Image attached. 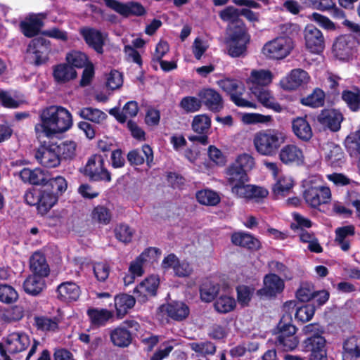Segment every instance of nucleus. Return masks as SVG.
I'll return each instance as SVG.
<instances>
[{"label":"nucleus","instance_id":"9","mask_svg":"<svg viewBox=\"0 0 360 360\" xmlns=\"http://www.w3.org/2000/svg\"><path fill=\"white\" fill-rule=\"evenodd\" d=\"M84 172L93 181H111L110 174L104 167V159L100 155H94L89 159Z\"/></svg>","mask_w":360,"mask_h":360},{"label":"nucleus","instance_id":"42","mask_svg":"<svg viewBox=\"0 0 360 360\" xmlns=\"http://www.w3.org/2000/svg\"><path fill=\"white\" fill-rule=\"evenodd\" d=\"M78 115L84 120L91 121L98 124H102L107 119L108 115L103 111L92 107H86L80 109Z\"/></svg>","mask_w":360,"mask_h":360},{"label":"nucleus","instance_id":"2","mask_svg":"<svg viewBox=\"0 0 360 360\" xmlns=\"http://www.w3.org/2000/svg\"><path fill=\"white\" fill-rule=\"evenodd\" d=\"M280 36L266 42L262 48L263 54L271 59H283L287 57L294 49V42L291 38L298 32V26L295 24L286 23L280 26Z\"/></svg>","mask_w":360,"mask_h":360},{"label":"nucleus","instance_id":"30","mask_svg":"<svg viewBox=\"0 0 360 360\" xmlns=\"http://www.w3.org/2000/svg\"><path fill=\"white\" fill-rule=\"evenodd\" d=\"M158 285L159 279L156 276H150L134 289V292L139 294L141 301L144 302L155 295Z\"/></svg>","mask_w":360,"mask_h":360},{"label":"nucleus","instance_id":"12","mask_svg":"<svg viewBox=\"0 0 360 360\" xmlns=\"http://www.w3.org/2000/svg\"><path fill=\"white\" fill-rule=\"evenodd\" d=\"M37 162L46 167H56L60 163L58 147L56 145H42L35 152Z\"/></svg>","mask_w":360,"mask_h":360},{"label":"nucleus","instance_id":"37","mask_svg":"<svg viewBox=\"0 0 360 360\" xmlns=\"http://www.w3.org/2000/svg\"><path fill=\"white\" fill-rule=\"evenodd\" d=\"M115 307L116 309L117 316L120 319L123 318L135 304L136 300L131 295L127 294H121L115 296Z\"/></svg>","mask_w":360,"mask_h":360},{"label":"nucleus","instance_id":"19","mask_svg":"<svg viewBox=\"0 0 360 360\" xmlns=\"http://www.w3.org/2000/svg\"><path fill=\"white\" fill-rule=\"evenodd\" d=\"M160 250L156 248H149L143 252L135 260L130 264L129 271L130 276L124 277V282L130 283L136 276H141L143 274V266L150 255H160Z\"/></svg>","mask_w":360,"mask_h":360},{"label":"nucleus","instance_id":"21","mask_svg":"<svg viewBox=\"0 0 360 360\" xmlns=\"http://www.w3.org/2000/svg\"><path fill=\"white\" fill-rule=\"evenodd\" d=\"M279 160L285 165H299L304 160L302 150L295 144H287L278 150Z\"/></svg>","mask_w":360,"mask_h":360},{"label":"nucleus","instance_id":"3","mask_svg":"<svg viewBox=\"0 0 360 360\" xmlns=\"http://www.w3.org/2000/svg\"><path fill=\"white\" fill-rule=\"evenodd\" d=\"M287 139L286 134L276 129H262L255 134L253 146L261 155L272 157L276 155Z\"/></svg>","mask_w":360,"mask_h":360},{"label":"nucleus","instance_id":"17","mask_svg":"<svg viewBox=\"0 0 360 360\" xmlns=\"http://www.w3.org/2000/svg\"><path fill=\"white\" fill-rule=\"evenodd\" d=\"M105 5L117 12L118 13L124 15H143L146 13V9L139 3L131 1L127 4H122L116 0H103Z\"/></svg>","mask_w":360,"mask_h":360},{"label":"nucleus","instance_id":"62","mask_svg":"<svg viewBox=\"0 0 360 360\" xmlns=\"http://www.w3.org/2000/svg\"><path fill=\"white\" fill-rule=\"evenodd\" d=\"M115 233L119 240L127 243L131 240L134 231L127 224H120L115 228Z\"/></svg>","mask_w":360,"mask_h":360},{"label":"nucleus","instance_id":"29","mask_svg":"<svg viewBox=\"0 0 360 360\" xmlns=\"http://www.w3.org/2000/svg\"><path fill=\"white\" fill-rule=\"evenodd\" d=\"M19 175L25 183L33 185L45 184L48 180V173L41 168H24L20 172Z\"/></svg>","mask_w":360,"mask_h":360},{"label":"nucleus","instance_id":"33","mask_svg":"<svg viewBox=\"0 0 360 360\" xmlns=\"http://www.w3.org/2000/svg\"><path fill=\"white\" fill-rule=\"evenodd\" d=\"M58 298L65 302L76 301L80 295L79 287L73 282H65L57 288Z\"/></svg>","mask_w":360,"mask_h":360},{"label":"nucleus","instance_id":"28","mask_svg":"<svg viewBox=\"0 0 360 360\" xmlns=\"http://www.w3.org/2000/svg\"><path fill=\"white\" fill-rule=\"evenodd\" d=\"M326 161L332 167H340L345 162L342 148L333 143H328L324 148Z\"/></svg>","mask_w":360,"mask_h":360},{"label":"nucleus","instance_id":"57","mask_svg":"<svg viewBox=\"0 0 360 360\" xmlns=\"http://www.w3.org/2000/svg\"><path fill=\"white\" fill-rule=\"evenodd\" d=\"M242 121L246 124H269L273 122V117L271 115H265L259 113H245L242 116Z\"/></svg>","mask_w":360,"mask_h":360},{"label":"nucleus","instance_id":"4","mask_svg":"<svg viewBox=\"0 0 360 360\" xmlns=\"http://www.w3.org/2000/svg\"><path fill=\"white\" fill-rule=\"evenodd\" d=\"M249 41L250 37L247 34L245 27L239 26L236 30H233L231 27L225 39L228 54L233 58L245 56Z\"/></svg>","mask_w":360,"mask_h":360},{"label":"nucleus","instance_id":"50","mask_svg":"<svg viewBox=\"0 0 360 360\" xmlns=\"http://www.w3.org/2000/svg\"><path fill=\"white\" fill-rule=\"evenodd\" d=\"M113 111L114 110H111L110 113L114 115L120 122L124 123L128 117H134L137 115L139 111L138 104L135 101H129L124 105L121 112L114 114Z\"/></svg>","mask_w":360,"mask_h":360},{"label":"nucleus","instance_id":"6","mask_svg":"<svg viewBox=\"0 0 360 360\" xmlns=\"http://www.w3.org/2000/svg\"><path fill=\"white\" fill-rule=\"evenodd\" d=\"M317 180L316 177L309 180V185L303 193L305 202L314 208L326 204L331 200L330 189Z\"/></svg>","mask_w":360,"mask_h":360},{"label":"nucleus","instance_id":"16","mask_svg":"<svg viewBox=\"0 0 360 360\" xmlns=\"http://www.w3.org/2000/svg\"><path fill=\"white\" fill-rule=\"evenodd\" d=\"M355 40L351 35H341L333 44V53L340 60H347L354 53Z\"/></svg>","mask_w":360,"mask_h":360},{"label":"nucleus","instance_id":"49","mask_svg":"<svg viewBox=\"0 0 360 360\" xmlns=\"http://www.w3.org/2000/svg\"><path fill=\"white\" fill-rule=\"evenodd\" d=\"M211 127V119L205 114L195 115L192 121V129L197 134H206Z\"/></svg>","mask_w":360,"mask_h":360},{"label":"nucleus","instance_id":"15","mask_svg":"<svg viewBox=\"0 0 360 360\" xmlns=\"http://www.w3.org/2000/svg\"><path fill=\"white\" fill-rule=\"evenodd\" d=\"M263 283V288L257 292V294L261 297H275L284 289L283 281L274 274L266 275L264 278Z\"/></svg>","mask_w":360,"mask_h":360},{"label":"nucleus","instance_id":"61","mask_svg":"<svg viewBox=\"0 0 360 360\" xmlns=\"http://www.w3.org/2000/svg\"><path fill=\"white\" fill-rule=\"evenodd\" d=\"M233 165L240 168V169H243V172L247 173L253 168L255 165V160L251 155L243 153L237 157Z\"/></svg>","mask_w":360,"mask_h":360},{"label":"nucleus","instance_id":"46","mask_svg":"<svg viewBox=\"0 0 360 360\" xmlns=\"http://www.w3.org/2000/svg\"><path fill=\"white\" fill-rule=\"evenodd\" d=\"M226 178L231 187L236 184L248 181L247 173L233 164L226 169Z\"/></svg>","mask_w":360,"mask_h":360},{"label":"nucleus","instance_id":"8","mask_svg":"<svg viewBox=\"0 0 360 360\" xmlns=\"http://www.w3.org/2000/svg\"><path fill=\"white\" fill-rule=\"evenodd\" d=\"M50 51L51 44L49 40L42 37L35 38L27 46L26 58L30 63L39 65L48 60Z\"/></svg>","mask_w":360,"mask_h":360},{"label":"nucleus","instance_id":"22","mask_svg":"<svg viewBox=\"0 0 360 360\" xmlns=\"http://www.w3.org/2000/svg\"><path fill=\"white\" fill-rule=\"evenodd\" d=\"M162 266L164 269L173 268L175 274L179 277H186L191 275L193 269L186 261H179L174 254H170L162 261Z\"/></svg>","mask_w":360,"mask_h":360},{"label":"nucleus","instance_id":"53","mask_svg":"<svg viewBox=\"0 0 360 360\" xmlns=\"http://www.w3.org/2000/svg\"><path fill=\"white\" fill-rule=\"evenodd\" d=\"M214 306L218 312L226 314L235 309L236 302L231 296L221 295L216 300Z\"/></svg>","mask_w":360,"mask_h":360},{"label":"nucleus","instance_id":"56","mask_svg":"<svg viewBox=\"0 0 360 360\" xmlns=\"http://www.w3.org/2000/svg\"><path fill=\"white\" fill-rule=\"evenodd\" d=\"M68 63L72 67L83 68L89 64L87 56L81 51H72L66 55Z\"/></svg>","mask_w":360,"mask_h":360},{"label":"nucleus","instance_id":"24","mask_svg":"<svg viewBox=\"0 0 360 360\" xmlns=\"http://www.w3.org/2000/svg\"><path fill=\"white\" fill-rule=\"evenodd\" d=\"M127 160L131 165H141L146 162L150 167L153 161L152 148L148 145H144L140 150H133L127 154Z\"/></svg>","mask_w":360,"mask_h":360},{"label":"nucleus","instance_id":"25","mask_svg":"<svg viewBox=\"0 0 360 360\" xmlns=\"http://www.w3.org/2000/svg\"><path fill=\"white\" fill-rule=\"evenodd\" d=\"M342 115L336 110H324L318 117V121L331 131H337L340 128Z\"/></svg>","mask_w":360,"mask_h":360},{"label":"nucleus","instance_id":"59","mask_svg":"<svg viewBox=\"0 0 360 360\" xmlns=\"http://www.w3.org/2000/svg\"><path fill=\"white\" fill-rule=\"evenodd\" d=\"M18 299V294L11 285L0 284V302L12 304Z\"/></svg>","mask_w":360,"mask_h":360},{"label":"nucleus","instance_id":"63","mask_svg":"<svg viewBox=\"0 0 360 360\" xmlns=\"http://www.w3.org/2000/svg\"><path fill=\"white\" fill-rule=\"evenodd\" d=\"M176 345L177 343L174 340L163 342L161 347L152 356L151 360H162L169 355Z\"/></svg>","mask_w":360,"mask_h":360},{"label":"nucleus","instance_id":"34","mask_svg":"<svg viewBox=\"0 0 360 360\" xmlns=\"http://www.w3.org/2000/svg\"><path fill=\"white\" fill-rule=\"evenodd\" d=\"M30 267L33 274L45 277L49 274V266L45 256L40 252H36L32 255Z\"/></svg>","mask_w":360,"mask_h":360},{"label":"nucleus","instance_id":"64","mask_svg":"<svg viewBox=\"0 0 360 360\" xmlns=\"http://www.w3.org/2000/svg\"><path fill=\"white\" fill-rule=\"evenodd\" d=\"M315 313V307L313 304H306L299 307L295 312V318L304 323L312 319Z\"/></svg>","mask_w":360,"mask_h":360},{"label":"nucleus","instance_id":"47","mask_svg":"<svg viewBox=\"0 0 360 360\" xmlns=\"http://www.w3.org/2000/svg\"><path fill=\"white\" fill-rule=\"evenodd\" d=\"M293 185V180L290 176H281L273 187L274 193L277 196L284 197L290 193Z\"/></svg>","mask_w":360,"mask_h":360},{"label":"nucleus","instance_id":"38","mask_svg":"<svg viewBox=\"0 0 360 360\" xmlns=\"http://www.w3.org/2000/svg\"><path fill=\"white\" fill-rule=\"evenodd\" d=\"M42 26L43 22L37 15H30L20 24L22 32L27 37L37 35Z\"/></svg>","mask_w":360,"mask_h":360},{"label":"nucleus","instance_id":"40","mask_svg":"<svg viewBox=\"0 0 360 360\" xmlns=\"http://www.w3.org/2000/svg\"><path fill=\"white\" fill-rule=\"evenodd\" d=\"M43 277L35 274L29 276L23 283V288L26 293L33 296L41 293L46 286Z\"/></svg>","mask_w":360,"mask_h":360},{"label":"nucleus","instance_id":"23","mask_svg":"<svg viewBox=\"0 0 360 360\" xmlns=\"http://www.w3.org/2000/svg\"><path fill=\"white\" fill-rule=\"evenodd\" d=\"M30 345L27 335L20 333H13L6 339V349L11 354H15L25 350Z\"/></svg>","mask_w":360,"mask_h":360},{"label":"nucleus","instance_id":"5","mask_svg":"<svg viewBox=\"0 0 360 360\" xmlns=\"http://www.w3.org/2000/svg\"><path fill=\"white\" fill-rule=\"evenodd\" d=\"M290 315H283L278 324V332L276 343L285 351L293 350L299 343L298 338L295 335L297 328L290 323Z\"/></svg>","mask_w":360,"mask_h":360},{"label":"nucleus","instance_id":"55","mask_svg":"<svg viewBox=\"0 0 360 360\" xmlns=\"http://www.w3.org/2000/svg\"><path fill=\"white\" fill-rule=\"evenodd\" d=\"M45 184H47V187L51 188L50 191L51 193L57 194L58 198L62 195L68 188V182L62 176H57L51 179L48 177V180Z\"/></svg>","mask_w":360,"mask_h":360},{"label":"nucleus","instance_id":"31","mask_svg":"<svg viewBox=\"0 0 360 360\" xmlns=\"http://www.w3.org/2000/svg\"><path fill=\"white\" fill-rule=\"evenodd\" d=\"M292 129L294 134L303 141H308L313 133L309 123L304 117H297L292 121Z\"/></svg>","mask_w":360,"mask_h":360},{"label":"nucleus","instance_id":"41","mask_svg":"<svg viewBox=\"0 0 360 360\" xmlns=\"http://www.w3.org/2000/svg\"><path fill=\"white\" fill-rule=\"evenodd\" d=\"M57 194L51 192L49 188L40 191L38 212L41 214H46L58 202Z\"/></svg>","mask_w":360,"mask_h":360},{"label":"nucleus","instance_id":"27","mask_svg":"<svg viewBox=\"0 0 360 360\" xmlns=\"http://www.w3.org/2000/svg\"><path fill=\"white\" fill-rule=\"evenodd\" d=\"M53 77L58 84H65L77 77L75 68L68 63H60L53 66Z\"/></svg>","mask_w":360,"mask_h":360},{"label":"nucleus","instance_id":"58","mask_svg":"<svg viewBox=\"0 0 360 360\" xmlns=\"http://www.w3.org/2000/svg\"><path fill=\"white\" fill-rule=\"evenodd\" d=\"M179 106L186 112L193 113L198 111L202 105L200 98L186 96L181 100Z\"/></svg>","mask_w":360,"mask_h":360},{"label":"nucleus","instance_id":"18","mask_svg":"<svg viewBox=\"0 0 360 360\" xmlns=\"http://www.w3.org/2000/svg\"><path fill=\"white\" fill-rule=\"evenodd\" d=\"M198 96L200 98L201 105L204 104L212 112H219L224 108L221 96L213 89H203L198 92Z\"/></svg>","mask_w":360,"mask_h":360},{"label":"nucleus","instance_id":"11","mask_svg":"<svg viewBox=\"0 0 360 360\" xmlns=\"http://www.w3.org/2000/svg\"><path fill=\"white\" fill-rule=\"evenodd\" d=\"M306 48L311 53H319L325 48V39L323 33L313 25H307L304 30Z\"/></svg>","mask_w":360,"mask_h":360},{"label":"nucleus","instance_id":"48","mask_svg":"<svg viewBox=\"0 0 360 360\" xmlns=\"http://www.w3.org/2000/svg\"><path fill=\"white\" fill-rule=\"evenodd\" d=\"M87 314L91 323L98 326L105 324L113 316L110 311L105 309H91L88 310Z\"/></svg>","mask_w":360,"mask_h":360},{"label":"nucleus","instance_id":"36","mask_svg":"<svg viewBox=\"0 0 360 360\" xmlns=\"http://www.w3.org/2000/svg\"><path fill=\"white\" fill-rule=\"evenodd\" d=\"M162 307L165 309L168 316L178 321L185 319L190 313L188 307L181 302H172Z\"/></svg>","mask_w":360,"mask_h":360},{"label":"nucleus","instance_id":"14","mask_svg":"<svg viewBox=\"0 0 360 360\" xmlns=\"http://www.w3.org/2000/svg\"><path fill=\"white\" fill-rule=\"evenodd\" d=\"M273 74L266 69H253L247 77L245 82L250 89L253 91L262 87H266L272 82Z\"/></svg>","mask_w":360,"mask_h":360},{"label":"nucleus","instance_id":"7","mask_svg":"<svg viewBox=\"0 0 360 360\" xmlns=\"http://www.w3.org/2000/svg\"><path fill=\"white\" fill-rule=\"evenodd\" d=\"M219 86L231 96V101L238 106L243 108H256L255 103L247 101L242 97L245 87L241 82L226 78L218 82Z\"/></svg>","mask_w":360,"mask_h":360},{"label":"nucleus","instance_id":"39","mask_svg":"<svg viewBox=\"0 0 360 360\" xmlns=\"http://www.w3.org/2000/svg\"><path fill=\"white\" fill-rule=\"evenodd\" d=\"M240 11L233 6H228L219 13V17L225 22H229V27L227 32L229 31L231 27L233 30L238 29V27H245L243 21L239 18Z\"/></svg>","mask_w":360,"mask_h":360},{"label":"nucleus","instance_id":"26","mask_svg":"<svg viewBox=\"0 0 360 360\" xmlns=\"http://www.w3.org/2000/svg\"><path fill=\"white\" fill-rule=\"evenodd\" d=\"M250 91L265 108L271 109L276 112L283 111V107L276 101L271 92L266 88L262 87Z\"/></svg>","mask_w":360,"mask_h":360},{"label":"nucleus","instance_id":"32","mask_svg":"<svg viewBox=\"0 0 360 360\" xmlns=\"http://www.w3.org/2000/svg\"><path fill=\"white\" fill-rule=\"evenodd\" d=\"M343 360H356L360 358V336H351L343 342Z\"/></svg>","mask_w":360,"mask_h":360},{"label":"nucleus","instance_id":"35","mask_svg":"<svg viewBox=\"0 0 360 360\" xmlns=\"http://www.w3.org/2000/svg\"><path fill=\"white\" fill-rule=\"evenodd\" d=\"M232 243L238 246L246 248L250 250H257L261 247L259 240L252 235L245 233H236L231 236Z\"/></svg>","mask_w":360,"mask_h":360},{"label":"nucleus","instance_id":"60","mask_svg":"<svg viewBox=\"0 0 360 360\" xmlns=\"http://www.w3.org/2000/svg\"><path fill=\"white\" fill-rule=\"evenodd\" d=\"M92 267L97 281L100 282L105 281L110 272V265L105 262H98L93 263Z\"/></svg>","mask_w":360,"mask_h":360},{"label":"nucleus","instance_id":"44","mask_svg":"<svg viewBox=\"0 0 360 360\" xmlns=\"http://www.w3.org/2000/svg\"><path fill=\"white\" fill-rule=\"evenodd\" d=\"M110 340L115 346L125 347L130 345L131 335L127 329L118 327L110 333Z\"/></svg>","mask_w":360,"mask_h":360},{"label":"nucleus","instance_id":"52","mask_svg":"<svg viewBox=\"0 0 360 360\" xmlns=\"http://www.w3.org/2000/svg\"><path fill=\"white\" fill-rule=\"evenodd\" d=\"M325 101V93L321 89L316 88L307 97L302 98L301 103L307 106L319 108L323 106Z\"/></svg>","mask_w":360,"mask_h":360},{"label":"nucleus","instance_id":"10","mask_svg":"<svg viewBox=\"0 0 360 360\" xmlns=\"http://www.w3.org/2000/svg\"><path fill=\"white\" fill-rule=\"evenodd\" d=\"M304 349L309 352V360H328L326 340L323 335L308 337L303 341Z\"/></svg>","mask_w":360,"mask_h":360},{"label":"nucleus","instance_id":"1","mask_svg":"<svg viewBox=\"0 0 360 360\" xmlns=\"http://www.w3.org/2000/svg\"><path fill=\"white\" fill-rule=\"evenodd\" d=\"M40 122L34 127L37 139L52 138L68 130L72 120L70 112L63 107L51 105L44 108L39 115Z\"/></svg>","mask_w":360,"mask_h":360},{"label":"nucleus","instance_id":"43","mask_svg":"<svg viewBox=\"0 0 360 360\" xmlns=\"http://www.w3.org/2000/svg\"><path fill=\"white\" fill-rule=\"evenodd\" d=\"M354 234V227L352 225L339 227L335 229V240L343 251H347L350 248V243L347 238Z\"/></svg>","mask_w":360,"mask_h":360},{"label":"nucleus","instance_id":"13","mask_svg":"<svg viewBox=\"0 0 360 360\" xmlns=\"http://www.w3.org/2000/svg\"><path fill=\"white\" fill-rule=\"evenodd\" d=\"M79 33L89 47L98 53H103V46L107 37L106 34L89 27L80 28Z\"/></svg>","mask_w":360,"mask_h":360},{"label":"nucleus","instance_id":"51","mask_svg":"<svg viewBox=\"0 0 360 360\" xmlns=\"http://www.w3.org/2000/svg\"><path fill=\"white\" fill-rule=\"evenodd\" d=\"M196 198L200 204L208 206H214L220 202L219 194L209 189H204L197 192Z\"/></svg>","mask_w":360,"mask_h":360},{"label":"nucleus","instance_id":"20","mask_svg":"<svg viewBox=\"0 0 360 360\" xmlns=\"http://www.w3.org/2000/svg\"><path fill=\"white\" fill-rule=\"evenodd\" d=\"M310 79L308 73L302 69H294L281 81V86L285 90H295L307 84Z\"/></svg>","mask_w":360,"mask_h":360},{"label":"nucleus","instance_id":"45","mask_svg":"<svg viewBox=\"0 0 360 360\" xmlns=\"http://www.w3.org/2000/svg\"><path fill=\"white\" fill-rule=\"evenodd\" d=\"M342 99L352 111L357 112L360 110V89L354 88L352 90L343 91Z\"/></svg>","mask_w":360,"mask_h":360},{"label":"nucleus","instance_id":"54","mask_svg":"<svg viewBox=\"0 0 360 360\" xmlns=\"http://www.w3.org/2000/svg\"><path fill=\"white\" fill-rule=\"evenodd\" d=\"M219 290V286L209 281H205L200 289V297L202 301L210 302L212 301Z\"/></svg>","mask_w":360,"mask_h":360}]
</instances>
